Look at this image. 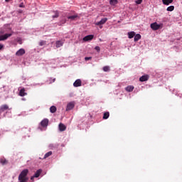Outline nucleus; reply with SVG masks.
I'll list each match as a JSON object with an SVG mask.
<instances>
[{"label": "nucleus", "instance_id": "obj_2", "mask_svg": "<svg viewBox=\"0 0 182 182\" xmlns=\"http://www.w3.org/2000/svg\"><path fill=\"white\" fill-rule=\"evenodd\" d=\"M41 173H42V171L41 169H38V171H36L34 176H31V181H28V182H33V178H38V177L41 176Z\"/></svg>", "mask_w": 182, "mask_h": 182}, {"label": "nucleus", "instance_id": "obj_8", "mask_svg": "<svg viewBox=\"0 0 182 182\" xmlns=\"http://www.w3.org/2000/svg\"><path fill=\"white\" fill-rule=\"evenodd\" d=\"M73 86L74 87H79L82 86V80H80V79L76 80L73 83Z\"/></svg>", "mask_w": 182, "mask_h": 182}, {"label": "nucleus", "instance_id": "obj_19", "mask_svg": "<svg viewBox=\"0 0 182 182\" xmlns=\"http://www.w3.org/2000/svg\"><path fill=\"white\" fill-rule=\"evenodd\" d=\"M18 180L20 182H23V171H22L18 176Z\"/></svg>", "mask_w": 182, "mask_h": 182}, {"label": "nucleus", "instance_id": "obj_41", "mask_svg": "<svg viewBox=\"0 0 182 182\" xmlns=\"http://www.w3.org/2000/svg\"><path fill=\"white\" fill-rule=\"evenodd\" d=\"M53 82H55V79L53 80Z\"/></svg>", "mask_w": 182, "mask_h": 182}, {"label": "nucleus", "instance_id": "obj_5", "mask_svg": "<svg viewBox=\"0 0 182 182\" xmlns=\"http://www.w3.org/2000/svg\"><path fill=\"white\" fill-rule=\"evenodd\" d=\"M75 107V102H70L67 105L66 111L72 110Z\"/></svg>", "mask_w": 182, "mask_h": 182}, {"label": "nucleus", "instance_id": "obj_40", "mask_svg": "<svg viewBox=\"0 0 182 182\" xmlns=\"http://www.w3.org/2000/svg\"><path fill=\"white\" fill-rule=\"evenodd\" d=\"M100 42H102V40H101V38H100Z\"/></svg>", "mask_w": 182, "mask_h": 182}, {"label": "nucleus", "instance_id": "obj_21", "mask_svg": "<svg viewBox=\"0 0 182 182\" xmlns=\"http://www.w3.org/2000/svg\"><path fill=\"white\" fill-rule=\"evenodd\" d=\"M56 110H57V109H56V107H55V106H51V107H50V113H55V112H56Z\"/></svg>", "mask_w": 182, "mask_h": 182}, {"label": "nucleus", "instance_id": "obj_31", "mask_svg": "<svg viewBox=\"0 0 182 182\" xmlns=\"http://www.w3.org/2000/svg\"><path fill=\"white\" fill-rule=\"evenodd\" d=\"M76 18V16H68V18L69 19H71L72 21H73V19H75Z\"/></svg>", "mask_w": 182, "mask_h": 182}, {"label": "nucleus", "instance_id": "obj_1", "mask_svg": "<svg viewBox=\"0 0 182 182\" xmlns=\"http://www.w3.org/2000/svg\"><path fill=\"white\" fill-rule=\"evenodd\" d=\"M151 28L153 31H159L160 28H163V24H159L157 22L151 23Z\"/></svg>", "mask_w": 182, "mask_h": 182}, {"label": "nucleus", "instance_id": "obj_15", "mask_svg": "<svg viewBox=\"0 0 182 182\" xmlns=\"http://www.w3.org/2000/svg\"><path fill=\"white\" fill-rule=\"evenodd\" d=\"M0 163L3 166H5V164H8V160H6L5 158L0 159Z\"/></svg>", "mask_w": 182, "mask_h": 182}, {"label": "nucleus", "instance_id": "obj_33", "mask_svg": "<svg viewBox=\"0 0 182 182\" xmlns=\"http://www.w3.org/2000/svg\"><path fill=\"white\" fill-rule=\"evenodd\" d=\"M95 50H97V51H98V52H100V47L96 46V47L95 48Z\"/></svg>", "mask_w": 182, "mask_h": 182}, {"label": "nucleus", "instance_id": "obj_20", "mask_svg": "<svg viewBox=\"0 0 182 182\" xmlns=\"http://www.w3.org/2000/svg\"><path fill=\"white\" fill-rule=\"evenodd\" d=\"M109 116H110V113H109V112H105L103 115V119L106 120L109 119Z\"/></svg>", "mask_w": 182, "mask_h": 182}, {"label": "nucleus", "instance_id": "obj_22", "mask_svg": "<svg viewBox=\"0 0 182 182\" xmlns=\"http://www.w3.org/2000/svg\"><path fill=\"white\" fill-rule=\"evenodd\" d=\"M60 46H63V42L58 41L56 42V48H60Z\"/></svg>", "mask_w": 182, "mask_h": 182}, {"label": "nucleus", "instance_id": "obj_16", "mask_svg": "<svg viewBox=\"0 0 182 182\" xmlns=\"http://www.w3.org/2000/svg\"><path fill=\"white\" fill-rule=\"evenodd\" d=\"M134 89V87L133 85H129L125 88V90H127V92H133Z\"/></svg>", "mask_w": 182, "mask_h": 182}, {"label": "nucleus", "instance_id": "obj_36", "mask_svg": "<svg viewBox=\"0 0 182 182\" xmlns=\"http://www.w3.org/2000/svg\"><path fill=\"white\" fill-rule=\"evenodd\" d=\"M61 23H66V19H65L64 21H61Z\"/></svg>", "mask_w": 182, "mask_h": 182}, {"label": "nucleus", "instance_id": "obj_38", "mask_svg": "<svg viewBox=\"0 0 182 182\" xmlns=\"http://www.w3.org/2000/svg\"><path fill=\"white\" fill-rule=\"evenodd\" d=\"M18 13H19V14H22V10L18 11Z\"/></svg>", "mask_w": 182, "mask_h": 182}, {"label": "nucleus", "instance_id": "obj_37", "mask_svg": "<svg viewBox=\"0 0 182 182\" xmlns=\"http://www.w3.org/2000/svg\"><path fill=\"white\" fill-rule=\"evenodd\" d=\"M12 0H5L6 2H11Z\"/></svg>", "mask_w": 182, "mask_h": 182}, {"label": "nucleus", "instance_id": "obj_10", "mask_svg": "<svg viewBox=\"0 0 182 182\" xmlns=\"http://www.w3.org/2000/svg\"><path fill=\"white\" fill-rule=\"evenodd\" d=\"M140 82H146V80H149V75H142L139 78Z\"/></svg>", "mask_w": 182, "mask_h": 182}, {"label": "nucleus", "instance_id": "obj_13", "mask_svg": "<svg viewBox=\"0 0 182 182\" xmlns=\"http://www.w3.org/2000/svg\"><path fill=\"white\" fill-rule=\"evenodd\" d=\"M136 36V33L134 31H130L128 33V38L129 39H132Z\"/></svg>", "mask_w": 182, "mask_h": 182}, {"label": "nucleus", "instance_id": "obj_34", "mask_svg": "<svg viewBox=\"0 0 182 182\" xmlns=\"http://www.w3.org/2000/svg\"><path fill=\"white\" fill-rule=\"evenodd\" d=\"M92 59V57H85V60H90Z\"/></svg>", "mask_w": 182, "mask_h": 182}, {"label": "nucleus", "instance_id": "obj_12", "mask_svg": "<svg viewBox=\"0 0 182 182\" xmlns=\"http://www.w3.org/2000/svg\"><path fill=\"white\" fill-rule=\"evenodd\" d=\"M9 109V106L8 105H3L0 107L1 112H5V110H8Z\"/></svg>", "mask_w": 182, "mask_h": 182}, {"label": "nucleus", "instance_id": "obj_26", "mask_svg": "<svg viewBox=\"0 0 182 182\" xmlns=\"http://www.w3.org/2000/svg\"><path fill=\"white\" fill-rule=\"evenodd\" d=\"M166 11L168 12H172V11H174V6H170L166 9Z\"/></svg>", "mask_w": 182, "mask_h": 182}, {"label": "nucleus", "instance_id": "obj_39", "mask_svg": "<svg viewBox=\"0 0 182 182\" xmlns=\"http://www.w3.org/2000/svg\"><path fill=\"white\" fill-rule=\"evenodd\" d=\"M26 92H23V96H26Z\"/></svg>", "mask_w": 182, "mask_h": 182}, {"label": "nucleus", "instance_id": "obj_14", "mask_svg": "<svg viewBox=\"0 0 182 182\" xmlns=\"http://www.w3.org/2000/svg\"><path fill=\"white\" fill-rule=\"evenodd\" d=\"M23 55V48H21L16 53V56H22Z\"/></svg>", "mask_w": 182, "mask_h": 182}, {"label": "nucleus", "instance_id": "obj_27", "mask_svg": "<svg viewBox=\"0 0 182 182\" xmlns=\"http://www.w3.org/2000/svg\"><path fill=\"white\" fill-rule=\"evenodd\" d=\"M55 18H59V12L55 11V15L53 16V19H55Z\"/></svg>", "mask_w": 182, "mask_h": 182}, {"label": "nucleus", "instance_id": "obj_24", "mask_svg": "<svg viewBox=\"0 0 182 182\" xmlns=\"http://www.w3.org/2000/svg\"><path fill=\"white\" fill-rule=\"evenodd\" d=\"M117 0H110L109 1V4L110 5H112L113 6H114V5H117Z\"/></svg>", "mask_w": 182, "mask_h": 182}, {"label": "nucleus", "instance_id": "obj_7", "mask_svg": "<svg viewBox=\"0 0 182 182\" xmlns=\"http://www.w3.org/2000/svg\"><path fill=\"white\" fill-rule=\"evenodd\" d=\"M105 22H107V18H102L101 21L97 22L95 25H97V26H100L101 25H105Z\"/></svg>", "mask_w": 182, "mask_h": 182}, {"label": "nucleus", "instance_id": "obj_30", "mask_svg": "<svg viewBox=\"0 0 182 182\" xmlns=\"http://www.w3.org/2000/svg\"><path fill=\"white\" fill-rule=\"evenodd\" d=\"M4 48H5V46H4V44H2V43H0V51L4 50Z\"/></svg>", "mask_w": 182, "mask_h": 182}, {"label": "nucleus", "instance_id": "obj_18", "mask_svg": "<svg viewBox=\"0 0 182 182\" xmlns=\"http://www.w3.org/2000/svg\"><path fill=\"white\" fill-rule=\"evenodd\" d=\"M140 39H141V36L140 34H136L135 36H134V42H137L138 41H140Z\"/></svg>", "mask_w": 182, "mask_h": 182}, {"label": "nucleus", "instance_id": "obj_35", "mask_svg": "<svg viewBox=\"0 0 182 182\" xmlns=\"http://www.w3.org/2000/svg\"><path fill=\"white\" fill-rule=\"evenodd\" d=\"M18 6L19 8H23V3H21Z\"/></svg>", "mask_w": 182, "mask_h": 182}, {"label": "nucleus", "instance_id": "obj_25", "mask_svg": "<svg viewBox=\"0 0 182 182\" xmlns=\"http://www.w3.org/2000/svg\"><path fill=\"white\" fill-rule=\"evenodd\" d=\"M50 156H52V151H51L47 152V153L44 155V159H48V157H50Z\"/></svg>", "mask_w": 182, "mask_h": 182}, {"label": "nucleus", "instance_id": "obj_17", "mask_svg": "<svg viewBox=\"0 0 182 182\" xmlns=\"http://www.w3.org/2000/svg\"><path fill=\"white\" fill-rule=\"evenodd\" d=\"M164 5H170L173 3V0H162Z\"/></svg>", "mask_w": 182, "mask_h": 182}, {"label": "nucleus", "instance_id": "obj_6", "mask_svg": "<svg viewBox=\"0 0 182 182\" xmlns=\"http://www.w3.org/2000/svg\"><path fill=\"white\" fill-rule=\"evenodd\" d=\"M49 124V119H44L41 122V125L42 127H48V125Z\"/></svg>", "mask_w": 182, "mask_h": 182}, {"label": "nucleus", "instance_id": "obj_4", "mask_svg": "<svg viewBox=\"0 0 182 182\" xmlns=\"http://www.w3.org/2000/svg\"><path fill=\"white\" fill-rule=\"evenodd\" d=\"M9 31H11V28H8L7 26H4L0 29V35H4V33L9 32Z\"/></svg>", "mask_w": 182, "mask_h": 182}, {"label": "nucleus", "instance_id": "obj_11", "mask_svg": "<svg viewBox=\"0 0 182 182\" xmlns=\"http://www.w3.org/2000/svg\"><path fill=\"white\" fill-rule=\"evenodd\" d=\"M60 132H65L66 130V126L62 123H60L58 125Z\"/></svg>", "mask_w": 182, "mask_h": 182}, {"label": "nucleus", "instance_id": "obj_28", "mask_svg": "<svg viewBox=\"0 0 182 182\" xmlns=\"http://www.w3.org/2000/svg\"><path fill=\"white\" fill-rule=\"evenodd\" d=\"M19 96H21V97L23 96V88L20 90Z\"/></svg>", "mask_w": 182, "mask_h": 182}, {"label": "nucleus", "instance_id": "obj_29", "mask_svg": "<svg viewBox=\"0 0 182 182\" xmlns=\"http://www.w3.org/2000/svg\"><path fill=\"white\" fill-rule=\"evenodd\" d=\"M141 2H143V0H136V1H135V3L136 4V5H140V4H141Z\"/></svg>", "mask_w": 182, "mask_h": 182}, {"label": "nucleus", "instance_id": "obj_32", "mask_svg": "<svg viewBox=\"0 0 182 182\" xmlns=\"http://www.w3.org/2000/svg\"><path fill=\"white\" fill-rule=\"evenodd\" d=\"M46 43V41H41L39 45L40 46H43V45H45Z\"/></svg>", "mask_w": 182, "mask_h": 182}, {"label": "nucleus", "instance_id": "obj_23", "mask_svg": "<svg viewBox=\"0 0 182 182\" xmlns=\"http://www.w3.org/2000/svg\"><path fill=\"white\" fill-rule=\"evenodd\" d=\"M104 72H110V67L109 66H104L102 68Z\"/></svg>", "mask_w": 182, "mask_h": 182}, {"label": "nucleus", "instance_id": "obj_9", "mask_svg": "<svg viewBox=\"0 0 182 182\" xmlns=\"http://www.w3.org/2000/svg\"><path fill=\"white\" fill-rule=\"evenodd\" d=\"M93 38H94L93 35H88V36L84 37L82 40L84 41V42H87L89 41H92V39H93Z\"/></svg>", "mask_w": 182, "mask_h": 182}, {"label": "nucleus", "instance_id": "obj_3", "mask_svg": "<svg viewBox=\"0 0 182 182\" xmlns=\"http://www.w3.org/2000/svg\"><path fill=\"white\" fill-rule=\"evenodd\" d=\"M10 36H12V33H6L4 35H1L0 36V41H6V39L10 38Z\"/></svg>", "mask_w": 182, "mask_h": 182}]
</instances>
